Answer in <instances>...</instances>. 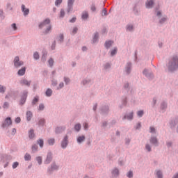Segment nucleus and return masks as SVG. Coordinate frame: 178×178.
<instances>
[{
    "instance_id": "nucleus-42",
    "label": "nucleus",
    "mask_w": 178,
    "mask_h": 178,
    "mask_svg": "<svg viewBox=\"0 0 178 178\" xmlns=\"http://www.w3.org/2000/svg\"><path fill=\"white\" fill-rule=\"evenodd\" d=\"M97 40H98V33L95 34V36L93 38V42H95V41H97Z\"/></svg>"
},
{
    "instance_id": "nucleus-18",
    "label": "nucleus",
    "mask_w": 178,
    "mask_h": 178,
    "mask_svg": "<svg viewBox=\"0 0 178 178\" xmlns=\"http://www.w3.org/2000/svg\"><path fill=\"white\" fill-rule=\"evenodd\" d=\"M124 119H128V120H131L133 119V113H131L129 115L127 116H124L123 120Z\"/></svg>"
},
{
    "instance_id": "nucleus-1",
    "label": "nucleus",
    "mask_w": 178,
    "mask_h": 178,
    "mask_svg": "<svg viewBox=\"0 0 178 178\" xmlns=\"http://www.w3.org/2000/svg\"><path fill=\"white\" fill-rule=\"evenodd\" d=\"M168 69L169 70H171V72L178 69V56L172 58L168 63Z\"/></svg>"
},
{
    "instance_id": "nucleus-14",
    "label": "nucleus",
    "mask_w": 178,
    "mask_h": 178,
    "mask_svg": "<svg viewBox=\"0 0 178 178\" xmlns=\"http://www.w3.org/2000/svg\"><path fill=\"white\" fill-rule=\"evenodd\" d=\"M151 144H154V145H158V140L156 138H151L150 139Z\"/></svg>"
},
{
    "instance_id": "nucleus-38",
    "label": "nucleus",
    "mask_w": 178,
    "mask_h": 178,
    "mask_svg": "<svg viewBox=\"0 0 178 178\" xmlns=\"http://www.w3.org/2000/svg\"><path fill=\"white\" fill-rule=\"evenodd\" d=\"M127 30L128 31H131V30H133V25H129L127 26Z\"/></svg>"
},
{
    "instance_id": "nucleus-64",
    "label": "nucleus",
    "mask_w": 178,
    "mask_h": 178,
    "mask_svg": "<svg viewBox=\"0 0 178 178\" xmlns=\"http://www.w3.org/2000/svg\"><path fill=\"white\" fill-rule=\"evenodd\" d=\"M173 178H178V174H177L175 176H174Z\"/></svg>"
},
{
    "instance_id": "nucleus-55",
    "label": "nucleus",
    "mask_w": 178,
    "mask_h": 178,
    "mask_svg": "<svg viewBox=\"0 0 178 178\" xmlns=\"http://www.w3.org/2000/svg\"><path fill=\"white\" fill-rule=\"evenodd\" d=\"M74 22H76V17H74L70 20V23H74Z\"/></svg>"
},
{
    "instance_id": "nucleus-15",
    "label": "nucleus",
    "mask_w": 178,
    "mask_h": 178,
    "mask_svg": "<svg viewBox=\"0 0 178 178\" xmlns=\"http://www.w3.org/2000/svg\"><path fill=\"white\" fill-rule=\"evenodd\" d=\"M84 140H86V137L84 136H79L77 138V143L81 144V143H83V141H84Z\"/></svg>"
},
{
    "instance_id": "nucleus-6",
    "label": "nucleus",
    "mask_w": 178,
    "mask_h": 178,
    "mask_svg": "<svg viewBox=\"0 0 178 178\" xmlns=\"http://www.w3.org/2000/svg\"><path fill=\"white\" fill-rule=\"evenodd\" d=\"M51 161H52V154L49 153L47 154V157L46 161H44V163H46L47 165H48V163H51Z\"/></svg>"
},
{
    "instance_id": "nucleus-19",
    "label": "nucleus",
    "mask_w": 178,
    "mask_h": 178,
    "mask_svg": "<svg viewBox=\"0 0 178 178\" xmlns=\"http://www.w3.org/2000/svg\"><path fill=\"white\" fill-rule=\"evenodd\" d=\"M113 176H119V170L118 168H115L112 172Z\"/></svg>"
},
{
    "instance_id": "nucleus-23",
    "label": "nucleus",
    "mask_w": 178,
    "mask_h": 178,
    "mask_svg": "<svg viewBox=\"0 0 178 178\" xmlns=\"http://www.w3.org/2000/svg\"><path fill=\"white\" fill-rule=\"evenodd\" d=\"M118 53V49L117 48H114L111 52V56H113V55H116V54Z\"/></svg>"
},
{
    "instance_id": "nucleus-37",
    "label": "nucleus",
    "mask_w": 178,
    "mask_h": 178,
    "mask_svg": "<svg viewBox=\"0 0 178 178\" xmlns=\"http://www.w3.org/2000/svg\"><path fill=\"white\" fill-rule=\"evenodd\" d=\"M156 175L158 178H162V172L161 171H157Z\"/></svg>"
},
{
    "instance_id": "nucleus-53",
    "label": "nucleus",
    "mask_w": 178,
    "mask_h": 178,
    "mask_svg": "<svg viewBox=\"0 0 178 178\" xmlns=\"http://www.w3.org/2000/svg\"><path fill=\"white\" fill-rule=\"evenodd\" d=\"M83 126H84L85 130H87V129H88V124L85 123V124H83Z\"/></svg>"
},
{
    "instance_id": "nucleus-61",
    "label": "nucleus",
    "mask_w": 178,
    "mask_h": 178,
    "mask_svg": "<svg viewBox=\"0 0 178 178\" xmlns=\"http://www.w3.org/2000/svg\"><path fill=\"white\" fill-rule=\"evenodd\" d=\"M97 110V105L94 106L93 107V111H96Z\"/></svg>"
},
{
    "instance_id": "nucleus-11",
    "label": "nucleus",
    "mask_w": 178,
    "mask_h": 178,
    "mask_svg": "<svg viewBox=\"0 0 178 178\" xmlns=\"http://www.w3.org/2000/svg\"><path fill=\"white\" fill-rule=\"evenodd\" d=\"M31 118H33V113H31V111H28L26 113V119L28 122H30V120H31Z\"/></svg>"
},
{
    "instance_id": "nucleus-39",
    "label": "nucleus",
    "mask_w": 178,
    "mask_h": 178,
    "mask_svg": "<svg viewBox=\"0 0 178 178\" xmlns=\"http://www.w3.org/2000/svg\"><path fill=\"white\" fill-rule=\"evenodd\" d=\"M62 3V0H56L55 5L56 6H58V5H60Z\"/></svg>"
},
{
    "instance_id": "nucleus-51",
    "label": "nucleus",
    "mask_w": 178,
    "mask_h": 178,
    "mask_svg": "<svg viewBox=\"0 0 178 178\" xmlns=\"http://www.w3.org/2000/svg\"><path fill=\"white\" fill-rule=\"evenodd\" d=\"M77 30H78L77 28H76V27L74 28V29H73V31H72V33H73V34H76V33H77Z\"/></svg>"
},
{
    "instance_id": "nucleus-41",
    "label": "nucleus",
    "mask_w": 178,
    "mask_h": 178,
    "mask_svg": "<svg viewBox=\"0 0 178 178\" xmlns=\"http://www.w3.org/2000/svg\"><path fill=\"white\" fill-rule=\"evenodd\" d=\"M17 166H19V163H17V162H15V163L13 164V169H16V168H17Z\"/></svg>"
},
{
    "instance_id": "nucleus-43",
    "label": "nucleus",
    "mask_w": 178,
    "mask_h": 178,
    "mask_svg": "<svg viewBox=\"0 0 178 178\" xmlns=\"http://www.w3.org/2000/svg\"><path fill=\"white\" fill-rule=\"evenodd\" d=\"M127 177L131 178L133 177V172L129 171L127 174Z\"/></svg>"
},
{
    "instance_id": "nucleus-62",
    "label": "nucleus",
    "mask_w": 178,
    "mask_h": 178,
    "mask_svg": "<svg viewBox=\"0 0 178 178\" xmlns=\"http://www.w3.org/2000/svg\"><path fill=\"white\" fill-rule=\"evenodd\" d=\"M143 74H147V70H144Z\"/></svg>"
},
{
    "instance_id": "nucleus-8",
    "label": "nucleus",
    "mask_w": 178,
    "mask_h": 178,
    "mask_svg": "<svg viewBox=\"0 0 178 178\" xmlns=\"http://www.w3.org/2000/svg\"><path fill=\"white\" fill-rule=\"evenodd\" d=\"M67 146V136H65L61 143L62 148H66Z\"/></svg>"
},
{
    "instance_id": "nucleus-46",
    "label": "nucleus",
    "mask_w": 178,
    "mask_h": 178,
    "mask_svg": "<svg viewBox=\"0 0 178 178\" xmlns=\"http://www.w3.org/2000/svg\"><path fill=\"white\" fill-rule=\"evenodd\" d=\"M60 17H63V16H65V10H60Z\"/></svg>"
},
{
    "instance_id": "nucleus-10",
    "label": "nucleus",
    "mask_w": 178,
    "mask_h": 178,
    "mask_svg": "<svg viewBox=\"0 0 178 178\" xmlns=\"http://www.w3.org/2000/svg\"><path fill=\"white\" fill-rule=\"evenodd\" d=\"M26 98H27V92H24V95L22 96L20 102L21 105H23L24 102H26Z\"/></svg>"
},
{
    "instance_id": "nucleus-34",
    "label": "nucleus",
    "mask_w": 178,
    "mask_h": 178,
    "mask_svg": "<svg viewBox=\"0 0 178 178\" xmlns=\"http://www.w3.org/2000/svg\"><path fill=\"white\" fill-rule=\"evenodd\" d=\"M137 115H138V116L141 118V116H143V115H144V111H138Z\"/></svg>"
},
{
    "instance_id": "nucleus-48",
    "label": "nucleus",
    "mask_w": 178,
    "mask_h": 178,
    "mask_svg": "<svg viewBox=\"0 0 178 178\" xmlns=\"http://www.w3.org/2000/svg\"><path fill=\"white\" fill-rule=\"evenodd\" d=\"M167 19L168 18L163 17V19H161L160 23H165V22H166Z\"/></svg>"
},
{
    "instance_id": "nucleus-63",
    "label": "nucleus",
    "mask_w": 178,
    "mask_h": 178,
    "mask_svg": "<svg viewBox=\"0 0 178 178\" xmlns=\"http://www.w3.org/2000/svg\"><path fill=\"white\" fill-rule=\"evenodd\" d=\"M157 16H161V12H157Z\"/></svg>"
},
{
    "instance_id": "nucleus-49",
    "label": "nucleus",
    "mask_w": 178,
    "mask_h": 178,
    "mask_svg": "<svg viewBox=\"0 0 178 178\" xmlns=\"http://www.w3.org/2000/svg\"><path fill=\"white\" fill-rule=\"evenodd\" d=\"M21 119L20 118H17L15 120V123H20Z\"/></svg>"
},
{
    "instance_id": "nucleus-31",
    "label": "nucleus",
    "mask_w": 178,
    "mask_h": 178,
    "mask_svg": "<svg viewBox=\"0 0 178 178\" xmlns=\"http://www.w3.org/2000/svg\"><path fill=\"white\" fill-rule=\"evenodd\" d=\"M38 102V97H35L33 99V102H32V104H33V105H35V104H37Z\"/></svg>"
},
{
    "instance_id": "nucleus-16",
    "label": "nucleus",
    "mask_w": 178,
    "mask_h": 178,
    "mask_svg": "<svg viewBox=\"0 0 178 178\" xmlns=\"http://www.w3.org/2000/svg\"><path fill=\"white\" fill-rule=\"evenodd\" d=\"M112 44H113V42L112 41H107L105 42V47L106 48H111L112 46Z\"/></svg>"
},
{
    "instance_id": "nucleus-3",
    "label": "nucleus",
    "mask_w": 178,
    "mask_h": 178,
    "mask_svg": "<svg viewBox=\"0 0 178 178\" xmlns=\"http://www.w3.org/2000/svg\"><path fill=\"white\" fill-rule=\"evenodd\" d=\"M14 65L15 67H20V66H23V62L20 61L19 56H16L14 60Z\"/></svg>"
},
{
    "instance_id": "nucleus-21",
    "label": "nucleus",
    "mask_w": 178,
    "mask_h": 178,
    "mask_svg": "<svg viewBox=\"0 0 178 178\" xmlns=\"http://www.w3.org/2000/svg\"><path fill=\"white\" fill-rule=\"evenodd\" d=\"M46 95L47 97H51V95H52V90L47 89V90L46 91Z\"/></svg>"
},
{
    "instance_id": "nucleus-24",
    "label": "nucleus",
    "mask_w": 178,
    "mask_h": 178,
    "mask_svg": "<svg viewBox=\"0 0 178 178\" xmlns=\"http://www.w3.org/2000/svg\"><path fill=\"white\" fill-rule=\"evenodd\" d=\"M36 161L38 163H39V165H41V163H42V158L41 156H38L36 158Z\"/></svg>"
},
{
    "instance_id": "nucleus-30",
    "label": "nucleus",
    "mask_w": 178,
    "mask_h": 178,
    "mask_svg": "<svg viewBox=\"0 0 178 178\" xmlns=\"http://www.w3.org/2000/svg\"><path fill=\"white\" fill-rule=\"evenodd\" d=\"M37 149H38V146H37V145H33L32 146V151L33 152H35V151H37Z\"/></svg>"
},
{
    "instance_id": "nucleus-5",
    "label": "nucleus",
    "mask_w": 178,
    "mask_h": 178,
    "mask_svg": "<svg viewBox=\"0 0 178 178\" xmlns=\"http://www.w3.org/2000/svg\"><path fill=\"white\" fill-rule=\"evenodd\" d=\"M22 86H26L27 87H30V84H31V81H28L26 79H22L21 81Z\"/></svg>"
},
{
    "instance_id": "nucleus-59",
    "label": "nucleus",
    "mask_w": 178,
    "mask_h": 178,
    "mask_svg": "<svg viewBox=\"0 0 178 178\" xmlns=\"http://www.w3.org/2000/svg\"><path fill=\"white\" fill-rule=\"evenodd\" d=\"M110 66H111V65L106 64V65L104 66V68L108 69V67H109Z\"/></svg>"
},
{
    "instance_id": "nucleus-44",
    "label": "nucleus",
    "mask_w": 178,
    "mask_h": 178,
    "mask_svg": "<svg viewBox=\"0 0 178 178\" xmlns=\"http://www.w3.org/2000/svg\"><path fill=\"white\" fill-rule=\"evenodd\" d=\"M44 108H45L44 104H40L39 105V111H43Z\"/></svg>"
},
{
    "instance_id": "nucleus-4",
    "label": "nucleus",
    "mask_w": 178,
    "mask_h": 178,
    "mask_svg": "<svg viewBox=\"0 0 178 178\" xmlns=\"http://www.w3.org/2000/svg\"><path fill=\"white\" fill-rule=\"evenodd\" d=\"M10 124H12V119H10V118L8 117L5 120V122L3 124L2 127H8V126H10Z\"/></svg>"
},
{
    "instance_id": "nucleus-17",
    "label": "nucleus",
    "mask_w": 178,
    "mask_h": 178,
    "mask_svg": "<svg viewBox=\"0 0 178 178\" xmlns=\"http://www.w3.org/2000/svg\"><path fill=\"white\" fill-rule=\"evenodd\" d=\"M82 19H83V20H86V19H88V12H83L82 13Z\"/></svg>"
},
{
    "instance_id": "nucleus-32",
    "label": "nucleus",
    "mask_w": 178,
    "mask_h": 178,
    "mask_svg": "<svg viewBox=\"0 0 178 178\" xmlns=\"http://www.w3.org/2000/svg\"><path fill=\"white\" fill-rule=\"evenodd\" d=\"M33 58L35 59H40V54H38V53H37V52H35L33 54Z\"/></svg>"
},
{
    "instance_id": "nucleus-52",
    "label": "nucleus",
    "mask_w": 178,
    "mask_h": 178,
    "mask_svg": "<svg viewBox=\"0 0 178 178\" xmlns=\"http://www.w3.org/2000/svg\"><path fill=\"white\" fill-rule=\"evenodd\" d=\"M96 8H95V6H92V7H91V10L92 11V12H95V10H96Z\"/></svg>"
},
{
    "instance_id": "nucleus-36",
    "label": "nucleus",
    "mask_w": 178,
    "mask_h": 178,
    "mask_svg": "<svg viewBox=\"0 0 178 178\" xmlns=\"http://www.w3.org/2000/svg\"><path fill=\"white\" fill-rule=\"evenodd\" d=\"M3 108L4 109H6V108H9V103L5 102V103L3 104Z\"/></svg>"
},
{
    "instance_id": "nucleus-2",
    "label": "nucleus",
    "mask_w": 178,
    "mask_h": 178,
    "mask_svg": "<svg viewBox=\"0 0 178 178\" xmlns=\"http://www.w3.org/2000/svg\"><path fill=\"white\" fill-rule=\"evenodd\" d=\"M50 23L51 20H49V19H46L42 23L39 25V28L42 29V27H47L44 32L45 34H47V33H49V31H51V25H49Z\"/></svg>"
},
{
    "instance_id": "nucleus-29",
    "label": "nucleus",
    "mask_w": 178,
    "mask_h": 178,
    "mask_svg": "<svg viewBox=\"0 0 178 178\" xmlns=\"http://www.w3.org/2000/svg\"><path fill=\"white\" fill-rule=\"evenodd\" d=\"M6 90V88L2 85H0V92H5V90Z\"/></svg>"
},
{
    "instance_id": "nucleus-60",
    "label": "nucleus",
    "mask_w": 178,
    "mask_h": 178,
    "mask_svg": "<svg viewBox=\"0 0 178 178\" xmlns=\"http://www.w3.org/2000/svg\"><path fill=\"white\" fill-rule=\"evenodd\" d=\"M60 41H63V35H60Z\"/></svg>"
},
{
    "instance_id": "nucleus-22",
    "label": "nucleus",
    "mask_w": 178,
    "mask_h": 178,
    "mask_svg": "<svg viewBox=\"0 0 178 178\" xmlns=\"http://www.w3.org/2000/svg\"><path fill=\"white\" fill-rule=\"evenodd\" d=\"M29 138H34V131L31 130L29 133Z\"/></svg>"
},
{
    "instance_id": "nucleus-57",
    "label": "nucleus",
    "mask_w": 178,
    "mask_h": 178,
    "mask_svg": "<svg viewBox=\"0 0 178 178\" xmlns=\"http://www.w3.org/2000/svg\"><path fill=\"white\" fill-rule=\"evenodd\" d=\"M63 86H64L63 83H60L59 88H63Z\"/></svg>"
},
{
    "instance_id": "nucleus-9",
    "label": "nucleus",
    "mask_w": 178,
    "mask_h": 178,
    "mask_svg": "<svg viewBox=\"0 0 178 178\" xmlns=\"http://www.w3.org/2000/svg\"><path fill=\"white\" fill-rule=\"evenodd\" d=\"M22 12H24V15L26 16L27 15H29L30 10H29L28 8H26V6L22 5Z\"/></svg>"
},
{
    "instance_id": "nucleus-28",
    "label": "nucleus",
    "mask_w": 178,
    "mask_h": 178,
    "mask_svg": "<svg viewBox=\"0 0 178 178\" xmlns=\"http://www.w3.org/2000/svg\"><path fill=\"white\" fill-rule=\"evenodd\" d=\"M63 130V129L62 127H57L56 129V133L57 134H59V133H62V131Z\"/></svg>"
},
{
    "instance_id": "nucleus-45",
    "label": "nucleus",
    "mask_w": 178,
    "mask_h": 178,
    "mask_svg": "<svg viewBox=\"0 0 178 178\" xmlns=\"http://www.w3.org/2000/svg\"><path fill=\"white\" fill-rule=\"evenodd\" d=\"M11 27H12V29H13V30H15V31L17 30V27L16 26V24H13L11 25Z\"/></svg>"
},
{
    "instance_id": "nucleus-20",
    "label": "nucleus",
    "mask_w": 178,
    "mask_h": 178,
    "mask_svg": "<svg viewBox=\"0 0 178 178\" xmlns=\"http://www.w3.org/2000/svg\"><path fill=\"white\" fill-rule=\"evenodd\" d=\"M81 129V125L80 124H76L75 126H74V129L76 131H80V129Z\"/></svg>"
},
{
    "instance_id": "nucleus-33",
    "label": "nucleus",
    "mask_w": 178,
    "mask_h": 178,
    "mask_svg": "<svg viewBox=\"0 0 178 178\" xmlns=\"http://www.w3.org/2000/svg\"><path fill=\"white\" fill-rule=\"evenodd\" d=\"M106 15H108V11L104 8L102 12V16H106Z\"/></svg>"
},
{
    "instance_id": "nucleus-35",
    "label": "nucleus",
    "mask_w": 178,
    "mask_h": 178,
    "mask_svg": "<svg viewBox=\"0 0 178 178\" xmlns=\"http://www.w3.org/2000/svg\"><path fill=\"white\" fill-rule=\"evenodd\" d=\"M44 123H45V120L40 119V121H39V125L42 126L44 124Z\"/></svg>"
},
{
    "instance_id": "nucleus-25",
    "label": "nucleus",
    "mask_w": 178,
    "mask_h": 178,
    "mask_svg": "<svg viewBox=\"0 0 178 178\" xmlns=\"http://www.w3.org/2000/svg\"><path fill=\"white\" fill-rule=\"evenodd\" d=\"M38 143L39 144L40 147H41V148L44 147V140L42 139L38 140Z\"/></svg>"
},
{
    "instance_id": "nucleus-50",
    "label": "nucleus",
    "mask_w": 178,
    "mask_h": 178,
    "mask_svg": "<svg viewBox=\"0 0 178 178\" xmlns=\"http://www.w3.org/2000/svg\"><path fill=\"white\" fill-rule=\"evenodd\" d=\"M150 133H155V128L151 127H150Z\"/></svg>"
},
{
    "instance_id": "nucleus-13",
    "label": "nucleus",
    "mask_w": 178,
    "mask_h": 178,
    "mask_svg": "<svg viewBox=\"0 0 178 178\" xmlns=\"http://www.w3.org/2000/svg\"><path fill=\"white\" fill-rule=\"evenodd\" d=\"M26 73V67H23L18 71L19 76H23Z\"/></svg>"
},
{
    "instance_id": "nucleus-47",
    "label": "nucleus",
    "mask_w": 178,
    "mask_h": 178,
    "mask_svg": "<svg viewBox=\"0 0 178 178\" xmlns=\"http://www.w3.org/2000/svg\"><path fill=\"white\" fill-rule=\"evenodd\" d=\"M145 148L147 149V151H151V146H149V145H146Z\"/></svg>"
},
{
    "instance_id": "nucleus-27",
    "label": "nucleus",
    "mask_w": 178,
    "mask_h": 178,
    "mask_svg": "<svg viewBox=\"0 0 178 178\" xmlns=\"http://www.w3.org/2000/svg\"><path fill=\"white\" fill-rule=\"evenodd\" d=\"M48 143L49 145H54V144H55V139L54 138L49 139Z\"/></svg>"
},
{
    "instance_id": "nucleus-58",
    "label": "nucleus",
    "mask_w": 178,
    "mask_h": 178,
    "mask_svg": "<svg viewBox=\"0 0 178 178\" xmlns=\"http://www.w3.org/2000/svg\"><path fill=\"white\" fill-rule=\"evenodd\" d=\"M51 169L52 170L58 169V166L54 165V166L51 167Z\"/></svg>"
},
{
    "instance_id": "nucleus-12",
    "label": "nucleus",
    "mask_w": 178,
    "mask_h": 178,
    "mask_svg": "<svg viewBox=\"0 0 178 178\" xmlns=\"http://www.w3.org/2000/svg\"><path fill=\"white\" fill-rule=\"evenodd\" d=\"M74 2V0H68V10L67 12H70V10L72 9V5H73V3Z\"/></svg>"
},
{
    "instance_id": "nucleus-7",
    "label": "nucleus",
    "mask_w": 178,
    "mask_h": 178,
    "mask_svg": "<svg viewBox=\"0 0 178 178\" xmlns=\"http://www.w3.org/2000/svg\"><path fill=\"white\" fill-rule=\"evenodd\" d=\"M154 6V0H147L146 2V8L149 9V8H152Z\"/></svg>"
},
{
    "instance_id": "nucleus-40",
    "label": "nucleus",
    "mask_w": 178,
    "mask_h": 178,
    "mask_svg": "<svg viewBox=\"0 0 178 178\" xmlns=\"http://www.w3.org/2000/svg\"><path fill=\"white\" fill-rule=\"evenodd\" d=\"M49 66L52 67L54 65V60L52 58H50L49 60Z\"/></svg>"
},
{
    "instance_id": "nucleus-26",
    "label": "nucleus",
    "mask_w": 178,
    "mask_h": 178,
    "mask_svg": "<svg viewBox=\"0 0 178 178\" xmlns=\"http://www.w3.org/2000/svg\"><path fill=\"white\" fill-rule=\"evenodd\" d=\"M25 161H30L31 159V156L29 154H26L24 156Z\"/></svg>"
},
{
    "instance_id": "nucleus-54",
    "label": "nucleus",
    "mask_w": 178,
    "mask_h": 178,
    "mask_svg": "<svg viewBox=\"0 0 178 178\" xmlns=\"http://www.w3.org/2000/svg\"><path fill=\"white\" fill-rule=\"evenodd\" d=\"M64 81L66 83V84H67L69 83V81H70L68 78H64Z\"/></svg>"
},
{
    "instance_id": "nucleus-56",
    "label": "nucleus",
    "mask_w": 178,
    "mask_h": 178,
    "mask_svg": "<svg viewBox=\"0 0 178 178\" xmlns=\"http://www.w3.org/2000/svg\"><path fill=\"white\" fill-rule=\"evenodd\" d=\"M12 134H13V135L16 134V129H13Z\"/></svg>"
}]
</instances>
